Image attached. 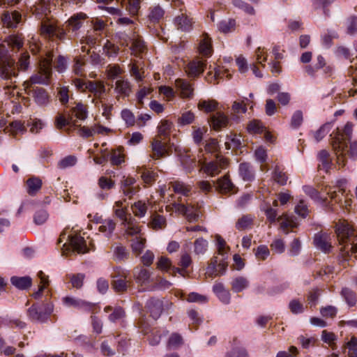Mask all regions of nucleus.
I'll return each instance as SVG.
<instances>
[{
  "instance_id": "obj_1",
  "label": "nucleus",
  "mask_w": 357,
  "mask_h": 357,
  "mask_svg": "<svg viewBox=\"0 0 357 357\" xmlns=\"http://www.w3.org/2000/svg\"><path fill=\"white\" fill-rule=\"evenodd\" d=\"M335 232L341 245L340 255L342 261H347L352 253L357 254V235L354 229L346 222L337 224Z\"/></svg>"
},
{
  "instance_id": "obj_2",
  "label": "nucleus",
  "mask_w": 357,
  "mask_h": 357,
  "mask_svg": "<svg viewBox=\"0 0 357 357\" xmlns=\"http://www.w3.org/2000/svg\"><path fill=\"white\" fill-rule=\"evenodd\" d=\"M354 123L347 121L344 125L342 130L338 128L333 130L330 135L332 146L335 151L343 152L347 147V144L343 143V137L348 141H351L353 136Z\"/></svg>"
},
{
  "instance_id": "obj_3",
  "label": "nucleus",
  "mask_w": 357,
  "mask_h": 357,
  "mask_svg": "<svg viewBox=\"0 0 357 357\" xmlns=\"http://www.w3.org/2000/svg\"><path fill=\"white\" fill-rule=\"evenodd\" d=\"M53 311L54 305L52 302L35 303L27 310V315L32 321L45 323Z\"/></svg>"
},
{
  "instance_id": "obj_4",
  "label": "nucleus",
  "mask_w": 357,
  "mask_h": 357,
  "mask_svg": "<svg viewBox=\"0 0 357 357\" xmlns=\"http://www.w3.org/2000/svg\"><path fill=\"white\" fill-rule=\"evenodd\" d=\"M19 75V68L13 59L0 63V77L8 84L16 82Z\"/></svg>"
},
{
  "instance_id": "obj_5",
  "label": "nucleus",
  "mask_w": 357,
  "mask_h": 357,
  "mask_svg": "<svg viewBox=\"0 0 357 357\" xmlns=\"http://www.w3.org/2000/svg\"><path fill=\"white\" fill-rule=\"evenodd\" d=\"M221 258L214 256L210 264L206 268V273L210 277L216 276L218 275H225L227 268L228 255L222 254L220 255Z\"/></svg>"
},
{
  "instance_id": "obj_6",
  "label": "nucleus",
  "mask_w": 357,
  "mask_h": 357,
  "mask_svg": "<svg viewBox=\"0 0 357 357\" xmlns=\"http://www.w3.org/2000/svg\"><path fill=\"white\" fill-rule=\"evenodd\" d=\"M172 305V303H167L165 305L163 300L160 298L151 297L146 301L145 307L150 314V317L154 320H157L162 315L165 307L168 308Z\"/></svg>"
},
{
  "instance_id": "obj_7",
  "label": "nucleus",
  "mask_w": 357,
  "mask_h": 357,
  "mask_svg": "<svg viewBox=\"0 0 357 357\" xmlns=\"http://www.w3.org/2000/svg\"><path fill=\"white\" fill-rule=\"evenodd\" d=\"M66 239L68 243V248L76 251L79 254H84L88 252L86 241L84 237L78 235L67 234L63 232L60 236V242Z\"/></svg>"
},
{
  "instance_id": "obj_8",
  "label": "nucleus",
  "mask_w": 357,
  "mask_h": 357,
  "mask_svg": "<svg viewBox=\"0 0 357 357\" xmlns=\"http://www.w3.org/2000/svg\"><path fill=\"white\" fill-rule=\"evenodd\" d=\"M130 273L128 271L121 270L117 268L112 275L113 281L112 282V287L116 292H123L128 289V281Z\"/></svg>"
},
{
  "instance_id": "obj_9",
  "label": "nucleus",
  "mask_w": 357,
  "mask_h": 357,
  "mask_svg": "<svg viewBox=\"0 0 357 357\" xmlns=\"http://www.w3.org/2000/svg\"><path fill=\"white\" fill-rule=\"evenodd\" d=\"M303 190L314 202L320 204L325 209L331 212L333 211V206L331 202L327 198H323L320 192L316 188L311 185H305L303 186Z\"/></svg>"
},
{
  "instance_id": "obj_10",
  "label": "nucleus",
  "mask_w": 357,
  "mask_h": 357,
  "mask_svg": "<svg viewBox=\"0 0 357 357\" xmlns=\"http://www.w3.org/2000/svg\"><path fill=\"white\" fill-rule=\"evenodd\" d=\"M29 94L31 95L34 102L41 107L47 106L51 101V96L48 91L42 87H33Z\"/></svg>"
},
{
  "instance_id": "obj_11",
  "label": "nucleus",
  "mask_w": 357,
  "mask_h": 357,
  "mask_svg": "<svg viewBox=\"0 0 357 357\" xmlns=\"http://www.w3.org/2000/svg\"><path fill=\"white\" fill-rule=\"evenodd\" d=\"M22 15L17 10H4L1 20L3 26L8 29H16L21 22Z\"/></svg>"
},
{
  "instance_id": "obj_12",
  "label": "nucleus",
  "mask_w": 357,
  "mask_h": 357,
  "mask_svg": "<svg viewBox=\"0 0 357 357\" xmlns=\"http://www.w3.org/2000/svg\"><path fill=\"white\" fill-rule=\"evenodd\" d=\"M173 206L176 211L182 214L188 221L196 222L199 218L197 209L192 205H185L181 203L174 202Z\"/></svg>"
},
{
  "instance_id": "obj_13",
  "label": "nucleus",
  "mask_w": 357,
  "mask_h": 357,
  "mask_svg": "<svg viewBox=\"0 0 357 357\" xmlns=\"http://www.w3.org/2000/svg\"><path fill=\"white\" fill-rule=\"evenodd\" d=\"M40 29L42 33L49 38H55L58 40H63L66 38V31L53 24H43Z\"/></svg>"
},
{
  "instance_id": "obj_14",
  "label": "nucleus",
  "mask_w": 357,
  "mask_h": 357,
  "mask_svg": "<svg viewBox=\"0 0 357 357\" xmlns=\"http://www.w3.org/2000/svg\"><path fill=\"white\" fill-rule=\"evenodd\" d=\"M86 17V15L84 13H78L72 15L66 22L68 32H71L74 36H77Z\"/></svg>"
},
{
  "instance_id": "obj_15",
  "label": "nucleus",
  "mask_w": 357,
  "mask_h": 357,
  "mask_svg": "<svg viewBox=\"0 0 357 357\" xmlns=\"http://www.w3.org/2000/svg\"><path fill=\"white\" fill-rule=\"evenodd\" d=\"M62 302L66 307H73L76 309L82 310L84 311H90L93 307L92 303L73 296L63 297L62 298Z\"/></svg>"
},
{
  "instance_id": "obj_16",
  "label": "nucleus",
  "mask_w": 357,
  "mask_h": 357,
  "mask_svg": "<svg viewBox=\"0 0 357 357\" xmlns=\"http://www.w3.org/2000/svg\"><path fill=\"white\" fill-rule=\"evenodd\" d=\"M175 85L176 89L180 91L182 98L188 99L193 98V84L190 83L186 79L178 78L175 80Z\"/></svg>"
},
{
  "instance_id": "obj_17",
  "label": "nucleus",
  "mask_w": 357,
  "mask_h": 357,
  "mask_svg": "<svg viewBox=\"0 0 357 357\" xmlns=\"http://www.w3.org/2000/svg\"><path fill=\"white\" fill-rule=\"evenodd\" d=\"M227 163L224 158H220L218 161H211L205 165L204 170L208 176L213 177L221 172V169L225 167Z\"/></svg>"
},
{
  "instance_id": "obj_18",
  "label": "nucleus",
  "mask_w": 357,
  "mask_h": 357,
  "mask_svg": "<svg viewBox=\"0 0 357 357\" xmlns=\"http://www.w3.org/2000/svg\"><path fill=\"white\" fill-rule=\"evenodd\" d=\"M239 176L246 182H252L255 179V171L250 162H241L238 166Z\"/></svg>"
},
{
  "instance_id": "obj_19",
  "label": "nucleus",
  "mask_w": 357,
  "mask_h": 357,
  "mask_svg": "<svg viewBox=\"0 0 357 357\" xmlns=\"http://www.w3.org/2000/svg\"><path fill=\"white\" fill-rule=\"evenodd\" d=\"M75 344L84 350L89 353H94L97 350L96 344L90 337L86 335H79L74 340Z\"/></svg>"
},
{
  "instance_id": "obj_20",
  "label": "nucleus",
  "mask_w": 357,
  "mask_h": 357,
  "mask_svg": "<svg viewBox=\"0 0 357 357\" xmlns=\"http://www.w3.org/2000/svg\"><path fill=\"white\" fill-rule=\"evenodd\" d=\"M209 122L214 130H219L227 126L229 119L222 112H217L210 116Z\"/></svg>"
},
{
  "instance_id": "obj_21",
  "label": "nucleus",
  "mask_w": 357,
  "mask_h": 357,
  "mask_svg": "<svg viewBox=\"0 0 357 357\" xmlns=\"http://www.w3.org/2000/svg\"><path fill=\"white\" fill-rule=\"evenodd\" d=\"M348 184V181L346 178H340L337 180L335 186L338 188L339 192H331L328 193L330 198L335 201L336 203L342 202V196L346 192V188Z\"/></svg>"
},
{
  "instance_id": "obj_22",
  "label": "nucleus",
  "mask_w": 357,
  "mask_h": 357,
  "mask_svg": "<svg viewBox=\"0 0 357 357\" xmlns=\"http://www.w3.org/2000/svg\"><path fill=\"white\" fill-rule=\"evenodd\" d=\"M205 67L206 64L204 61L194 60L189 62L186 68V71L188 76L195 77L204 72Z\"/></svg>"
},
{
  "instance_id": "obj_23",
  "label": "nucleus",
  "mask_w": 357,
  "mask_h": 357,
  "mask_svg": "<svg viewBox=\"0 0 357 357\" xmlns=\"http://www.w3.org/2000/svg\"><path fill=\"white\" fill-rule=\"evenodd\" d=\"M213 291L218 298L220 302L227 305L230 303L231 295L222 283H216L213 286Z\"/></svg>"
},
{
  "instance_id": "obj_24",
  "label": "nucleus",
  "mask_w": 357,
  "mask_h": 357,
  "mask_svg": "<svg viewBox=\"0 0 357 357\" xmlns=\"http://www.w3.org/2000/svg\"><path fill=\"white\" fill-rule=\"evenodd\" d=\"M114 91L123 98H127L131 92V85L127 79H119L115 83Z\"/></svg>"
},
{
  "instance_id": "obj_25",
  "label": "nucleus",
  "mask_w": 357,
  "mask_h": 357,
  "mask_svg": "<svg viewBox=\"0 0 357 357\" xmlns=\"http://www.w3.org/2000/svg\"><path fill=\"white\" fill-rule=\"evenodd\" d=\"M11 284L17 289L24 290L29 289L32 284V279L29 276H13L10 278Z\"/></svg>"
},
{
  "instance_id": "obj_26",
  "label": "nucleus",
  "mask_w": 357,
  "mask_h": 357,
  "mask_svg": "<svg viewBox=\"0 0 357 357\" xmlns=\"http://www.w3.org/2000/svg\"><path fill=\"white\" fill-rule=\"evenodd\" d=\"M174 22L178 29L182 31L188 32L192 29V20L185 15L177 16L174 19Z\"/></svg>"
},
{
  "instance_id": "obj_27",
  "label": "nucleus",
  "mask_w": 357,
  "mask_h": 357,
  "mask_svg": "<svg viewBox=\"0 0 357 357\" xmlns=\"http://www.w3.org/2000/svg\"><path fill=\"white\" fill-rule=\"evenodd\" d=\"M113 257L116 261H121L129 257L130 252L124 245L121 243H115L112 246Z\"/></svg>"
},
{
  "instance_id": "obj_28",
  "label": "nucleus",
  "mask_w": 357,
  "mask_h": 357,
  "mask_svg": "<svg viewBox=\"0 0 357 357\" xmlns=\"http://www.w3.org/2000/svg\"><path fill=\"white\" fill-rule=\"evenodd\" d=\"M317 158L324 172L328 173L333 164L329 152L326 149H322L318 152Z\"/></svg>"
},
{
  "instance_id": "obj_29",
  "label": "nucleus",
  "mask_w": 357,
  "mask_h": 357,
  "mask_svg": "<svg viewBox=\"0 0 357 357\" xmlns=\"http://www.w3.org/2000/svg\"><path fill=\"white\" fill-rule=\"evenodd\" d=\"M314 243L317 248L325 253L331 251V245L327 241V236L325 234H316L314 238Z\"/></svg>"
},
{
  "instance_id": "obj_30",
  "label": "nucleus",
  "mask_w": 357,
  "mask_h": 357,
  "mask_svg": "<svg viewBox=\"0 0 357 357\" xmlns=\"http://www.w3.org/2000/svg\"><path fill=\"white\" fill-rule=\"evenodd\" d=\"M0 325L10 327L11 328L22 329L26 326V324L18 319L9 317H0Z\"/></svg>"
},
{
  "instance_id": "obj_31",
  "label": "nucleus",
  "mask_w": 357,
  "mask_h": 357,
  "mask_svg": "<svg viewBox=\"0 0 357 357\" xmlns=\"http://www.w3.org/2000/svg\"><path fill=\"white\" fill-rule=\"evenodd\" d=\"M42 181L38 177L33 176L26 181L27 192L31 196H34L42 187Z\"/></svg>"
},
{
  "instance_id": "obj_32",
  "label": "nucleus",
  "mask_w": 357,
  "mask_h": 357,
  "mask_svg": "<svg viewBox=\"0 0 357 357\" xmlns=\"http://www.w3.org/2000/svg\"><path fill=\"white\" fill-rule=\"evenodd\" d=\"M219 103L213 99L200 100L197 107L205 113H211L218 109Z\"/></svg>"
},
{
  "instance_id": "obj_33",
  "label": "nucleus",
  "mask_w": 357,
  "mask_h": 357,
  "mask_svg": "<svg viewBox=\"0 0 357 357\" xmlns=\"http://www.w3.org/2000/svg\"><path fill=\"white\" fill-rule=\"evenodd\" d=\"M340 294L349 307H354L357 303L356 294L350 288L343 287Z\"/></svg>"
},
{
  "instance_id": "obj_34",
  "label": "nucleus",
  "mask_w": 357,
  "mask_h": 357,
  "mask_svg": "<svg viewBox=\"0 0 357 357\" xmlns=\"http://www.w3.org/2000/svg\"><path fill=\"white\" fill-rule=\"evenodd\" d=\"M335 120L324 123L314 132V137L317 142H320L331 130Z\"/></svg>"
},
{
  "instance_id": "obj_35",
  "label": "nucleus",
  "mask_w": 357,
  "mask_h": 357,
  "mask_svg": "<svg viewBox=\"0 0 357 357\" xmlns=\"http://www.w3.org/2000/svg\"><path fill=\"white\" fill-rule=\"evenodd\" d=\"M32 84L49 85L48 77L44 75L33 74L29 79L24 82V85L29 88Z\"/></svg>"
},
{
  "instance_id": "obj_36",
  "label": "nucleus",
  "mask_w": 357,
  "mask_h": 357,
  "mask_svg": "<svg viewBox=\"0 0 357 357\" xmlns=\"http://www.w3.org/2000/svg\"><path fill=\"white\" fill-rule=\"evenodd\" d=\"M6 42L8 43V45L12 47L20 50L23 47L24 38L22 34L19 33H14L7 37Z\"/></svg>"
},
{
  "instance_id": "obj_37",
  "label": "nucleus",
  "mask_w": 357,
  "mask_h": 357,
  "mask_svg": "<svg viewBox=\"0 0 357 357\" xmlns=\"http://www.w3.org/2000/svg\"><path fill=\"white\" fill-rule=\"evenodd\" d=\"M288 309L293 314L297 315L303 314L305 310V307L300 299L294 298L289 302Z\"/></svg>"
},
{
  "instance_id": "obj_38",
  "label": "nucleus",
  "mask_w": 357,
  "mask_h": 357,
  "mask_svg": "<svg viewBox=\"0 0 357 357\" xmlns=\"http://www.w3.org/2000/svg\"><path fill=\"white\" fill-rule=\"evenodd\" d=\"M152 151L153 152V158L158 159L163 157L166 153V148L164 144L160 140H153L151 143Z\"/></svg>"
},
{
  "instance_id": "obj_39",
  "label": "nucleus",
  "mask_w": 357,
  "mask_h": 357,
  "mask_svg": "<svg viewBox=\"0 0 357 357\" xmlns=\"http://www.w3.org/2000/svg\"><path fill=\"white\" fill-rule=\"evenodd\" d=\"M346 33L354 36L357 34V15H352L346 20Z\"/></svg>"
},
{
  "instance_id": "obj_40",
  "label": "nucleus",
  "mask_w": 357,
  "mask_h": 357,
  "mask_svg": "<svg viewBox=\"0 0 357 357\" xmlns=\"http://www.w3.org/2000/svg\"><path fill=\"white\" fill-rule=\"evenodd\" d=\"M218 185L220 191L224 193L229 192L234 188V183L227 175H225L218 180Z\"/></svg>"
},
{
  "instance_id": "obj_41",
  "label": "nucleus",
  "mask_w": 357,
  "mask_h": 357,
  "mask_svg": "<svg viewBox=\"0 0 357 357\" xmlns=\"http://www.w3.org/2000/svg\"><path fill=\"white\" fill-rule=\"evenodd\" d=\"M235 27L236 20L232 18L221 20L218 24V30L223 33L231 32L234 30Z\"/></svg>"
},
{
  "instance_id": "obj_42",
  "label": "nucleus",
  "mask_w": 357,
  "mask_h": 357,
  "mask_svg": "<svg viewBox=\"0 0 357 357\" xmlns=\"http://www.w3.org/2000/svg\"><path fill=\"white\" fill-rule=\"evenodd\" d=\"M115 227L116 224L112 220H105L102 222V225L100 226L99 231L103 233L106 237L109 238L112 236L115 229Z\"/></svg>"
},
{
  "instance_id": "obj_43",
  "label": "nucleus",
  "mask_w": 357,
  "mask_h": 357,
  "mask_svg": "<svg viewBox=\"0 0 357 357\" xmlns=\"http://www.w3.org/2000/svg\"><path fill=\"white\" fill-rule=\"evenodd\" d=\"M55 124L58 129H63L67 126H70L72 127L77 126L75 121H73L72 116L66 118L62 114H59L56 116L55 119Z\"/></svg>"
},
{
  "instance_id": "obj_44",
  "label": "nucleus",
  "mask_w": 357,
  "mask_h": 357,
  "mask_svg": "<svg viewBox=\"0 0 357 357\" xmlns=\"http://www.w3.org/2000/svg\"><path fill=\"white\" fill-rule=\"evenodd\" d=\"M38 276L40 279V282L43 284L39 287L38 291L33 293V297L35 299H39L42 296L43 291L49 284L48 276L46 275L42 271L38 273Z\"/></svg>"
},
{
  "instance_id": "obj_45",
  "label": "nucleus",
  "mask_w": 357,
  "mask_h": 357,
  "mask_svg": "<svg viewBox=\"0 0 357 357\" xmlns=\"http://www.w3.org/2000/svg\"><path fill=\"white\" fill-rule=\"evenodd\" d=\"M126 229V233L128 236H135L140 233L141 229L139 226L135 222V220L132 218L131 215L129 217V220L123 225Z\"/></svg>"
},
{
  "instance_id": "obj_46",
  "label": "nucleus",
  "mask_w": 357,
  "mask_h": 357,
  "mask_svg": "<svg viewBox=\"0 0 357 357\" xmlns=\"http://www.w3.org/2000/svg\"><path fill=\"white\" fill-rule=\"evenodd\" d=\"M183 344V339L178 333H173L168 339L167 347L170 349H176Z\"/></svg>"
},
{
  "instance_id": "obj_47",
  "label": "nucleus",
  "mask_w": 357,
  "mask_h": 357,
  "mask_svg": "<svg viewBox=\"0 0 357 357\" xmlns=\"http://www.w3.org/2000/svg\"><path fill=\"white\" fill-rule=\"evenodd\" d=\"M150 225L155 230L162 229L166 227L167 220L163 215L155 214L151 217Z\"/></svg>"
},
{
  "instance_id": "obj_48",
  "label": "nucleus",
  "mask_w": 357,
  "mask_h": 357,
  "mask_svg": "<svg viewBox=\"0 0 357 357\" xmlns=\"http://www.w3.org/2000/svg\"><path fill=\"white\" fill-rule=\"evenodd\" d=\"M248 286V281L246 278L241 276L234 278L231 282L232 290L236 293L242 291Z\"/></svg>"
},
{
  "instance_id": "obj_49",
  "label": "nucleus",
  "mask_w": 357,
  "mask_h": 357,
  "mask_svg": "<svg viewBox=\"0 0 357 357\" xmlns=\"http://www.w3.org/2000/svg\"><path fill=\"white\" fill-rule=\"evenodd\" d=\"M290 287V282L288 281H282L278 284L269 288L268 290V294L270 296H275L281 294L288 289Z\"/></svg>"
},
{
  "instance_id": "obj_50",
  "label": "nucleus",
  "mask_w": 357,
  "mask_h": 357,
  "mask_svg": "<svg viewBox=\"0 0 357 357\" xmlns=\"http://www.w3.org/2000/svg\"><path fill=\"white\" fill-rule=\"evenodd\" d=\"M254 218L250 215H244L238 220L236 223V228L238 230H244L253 224Z\"/></svg>"
},
{
  "instance_id": "obj_51",
  "label": "nucleus",
  "mask_w": 357,
  "mask_h": 357,
  "mask_svg": "<svg viewBox=\"0 0 357 357\" xmlns=\"http://www.w3.org/2000/svg\"><path fill=\"white\" fill-rule=\"evenodd\" d=\"M125 317L126 312L124 310L123 307L118 306L114 307L113 312L109 315L108 319L112 323H116L119 321L123 322Z\"/></svg>"
},
{
  "instance_id": "obj_52",
  "label": "nucleus",
  "mask_w": 357,
  "mask_h": 357,
  "mask_svg": "<svg viewBox=\"0 0 357 357\" xmlns=\"http://www.w3.org/2000/svg\"><path fill=\"white\" fill-rule=\"evenodd\" d=\"M208 243L204 238H198L194 243V252L196 255H204L208 248Z\"/></svg>"
},
{
  "instance_id": "obj_53",
  "label": "nucleus",
  "mask_w": 357,
  "mask_h": 357,
  "mask_svg": "<svg viewBox=\"0 0 357 357\" xmlns=\"http://www.w3.org/2000/svg\"><path fill=\"white\" fill-rule=\"evenodd\" d=\"M294 212L303 218H307L309 214L308 206L305 200L301 199L296 205Z\"/></svg>"
},
{
  "instance_id": "obj_54",
  "label": "nucleus",
  "mask_w": 357,
  "mask_h": 357,
  "mask_svg": "<svg viewBox=\"0 0 357 357\" xmlns=\"http://www.w3.org/2000/svg\"><path fill=\"white\" fill-rule=\"evenodd\" d=\"M50 2L51 0H40L35 6L36 14L47 15L50 12Z\"/></svg>"
},
{
  "instance_id": "obj_55",
  "label": "nucleus",
  "mask_w": 357,
  "mask_h": 357,
  "mask_svg": "<svg viewBox=\"0 0 357 357\" xmlns=\"http://www.w3.org/2000/svg\"><path fill=\"white\" fill-rule=\"evenodd\" d=\"M247 130L249 133L261 134L264 132V127L261 121L258 120H252L248 124Z\"/></svg>"
},
{
  "instance_id": "obj_56",
  "label": "nucleus",
  "mask_w": 357,
  "mask_h": 357,
  "mask_svg": "<svg viewBox=\"0 0 357 357\" xmlns=\"http://www.w3.org/2000/svg\"><path fill=\"white\" fill-rule=\"evenodd\" d=\"M68 277L70 278L73 287L76 289L82 288L84 284L85 274L81 273L77 274H68Z\"/></svg>"
},
{
  "instance_id": "obj_57",
  "label": "nucleus",
  "mask_w": 357,
  "mask_h": 357,
  "mask_svg": "<svg viewBox=\"0 0 357 357\" xmlns=\"http://www.w3.org/2000/svg\"><path fill=\"white\" fill-rule=\"evenodd\" d=\"M49 218V213L45 209H40L35 212L33 215V222L36 225L44 224Z\"/></svg>"
},
{
  "instance_id": "obj_58",
  "label": "nucleus",
  "mask_w": 357,
  "mask_h": 357,
  "mask_svg": "<svg viewBox=\"0 0 357 357\" xmlns=\"http://www.w3.org/2000/svg\"><path fill=\"white\" fill-rule=\"evenodd\" d=\"M72 112L75 114V116L82 120H85L88 116V111L86 107L82 103H77L76 106L72 108Z\"/></svg>"
},
{
  "instance_id": "obj_59",
  "label": "nucleus",
  "mask_w": 357,
  "mask_h": 357,
  "mask_svg": "<svg viewBox=\"0 0 357 357\" xmlns=\"http://www.w3.org/2000/svg\"><path fill=\"white\" fill-rule=\"evenodd\" d=\"M77 158L74 155H68L62 158L58 162V167L61 169H64L68 167H73L77 163Z\"/></svg>"
},
{
  "instance_id": "obj_60",
  "label": "nucleus",
  "mask_w": 357,
  "mask_h": 357,
  "mask_svg": "<svg viewBox=\"0 0 357 357\" xmlns=\"http://www.w3.org/2000/svg\"><path fill=\"white\" fill-rule=\"evenodd\" d=\"M225 357H248V354L244 347H236L227 351Z\"/></svg>"
},
{
  "instance_id": "obj_61",
  "label": "nucleus",
  "mask_w": 357,
  "mask_h": 357,
  "mask_svg": "<svg viewBox=\"0 0 357 357\" xmlns=\"http://www.w3.org/2000/svg\"><path fill=\"white\" fill-rule=\"evenodd\" d=\"M164 10L159 6L153 8L149 15V19L151 22H158L164 15Z\"/></svg>"
},
{
  "instance_id": "obj_62",
  "label": "nucleus",
  "mask_w": 357,
  "mask_h": 357,
  "mask_svg": "<svg viewBox=\"0 0 357 357\" xmlns=\"http://www.w3.org/2000/svg\"><path fill=\"white\" fill-rule=\"evenodd\" d=\"M145 241L144 238H141L136 237L132 240V243L131 244L132 250L137 255H140L144 249L145 247Z\"/></svg>"
},
{
  "instance_id": "obj_63",
  "label": "nucleus",
  "mask_w": 357,
  "mask_h": 357,
  "mask_svg": "<svg viewBox=\"0 0 357 357\" xmlns=\"http://www.w3.org/2000/svg\"><path fill=\"white\" fill-rule=\"evenodd\" d=\"M199 51L203 56H210L213 52L211 42L206 38L202 40L199 43Z\"/></svg>"
},
{
  "instance_id": "obj_64",
  "label": "nucleus",
  "mask_w": 357,
  "mask_h": 357,
  "mask_svg": "<svg viewBox=\"0 0 357 357\" xmlns=\"http://www.w3.org/2000/svg\"><path fill=\"white\" fill-rule=\"evenodd\" d=\"M195 114L191 111H187L183 112L178 119V124L181 126H187L191 124L195 121Z\"/></svg>"
}]
</instances>
